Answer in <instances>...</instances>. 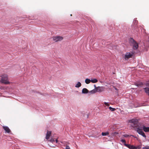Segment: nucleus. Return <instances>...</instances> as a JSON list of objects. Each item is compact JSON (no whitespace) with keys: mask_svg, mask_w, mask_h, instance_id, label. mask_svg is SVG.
<instances>
[{"mask_svg":"<svg viewBox=\"0 0 149 149\" xmlns=\"http://www.w3.org/2000/svg\"><path fill=\"white\" fill-rule=\"evenodd\" d=\"M1 77V78L0 81L1 83L6 84H9V82L8 81V76L7 74H4L2 75Z\"/></svg>","mask_w":149,"mask_h":149,"instance_id":"1","label":"nucleus"},{"mask_svg":"<svg viewBox=\"0 0 149 149\" xmlns=\"http://www.w3.org/2000/svg\"><path fill=\"white\" fill-rule=\"evenodd\" d=\"M130 41L132 43L133 46V49L136 50L138 47V45L137 43L132 38H131Z\"/></svg>","mask_w":149,"mask_h":149,"instance_id":"2","label":"nucleus"},{"mask_svg":"<svg viewBox=\"0 0 149 149\" xmlns=\"http://www.w3.org/2000/svg\"><path fill=\"white\" fill-rule=\"evenodd\" d=\"M135 52H127L124 56V58L125 60H128L129 58H132L134 56Z\"/></svg>","mask_w":149,"mask_h":149,"instance_id":"3","label":"nucleus"},{"mask_svg":"<svg viewBox=\"0 0 149 149\" xmlns=\"http://www.w3.org/2000/svg\"><path fill=\"white\" fill-rule=\"evenodd\" d=\"M125 146L130 149H139L140 148L139 146L136 147L133 145L127 144H125Z\"/></svg>","mask_w":149,"mask_h":149,"instance_id":"4","label":"nucleus"},{"mask_svg":"<svg viewBox=\"0 0 149 149\" xmlns=\"http://www.w3.org/2000/svg\"><path fill=\"white\" fill-rule=\"evenodd\" d=\"M137 132L139 134L141 135L143 137L145 138L146 137V136L145 133L142 131V129H140L139 127H138L137 130Z\"/></svg>","mask_w":149,"mask_h":149,"instance_id":"5","label":"nucleus"},{"mask_svg":"<svg viewBox=\"0 0 149 149\" xmlns=\"http://www.w3.org/2000/svg\"><path fill=\"white\" fill-rule=\"evenodd\" d=\"M129 122L130 123H132L134 124V125L133 126L134 127H136V126L137 125V124L138 123V121L136 119H132L129 120Z\"/></svg>","mask_w":149,"mask_h":149,"instance_id":"6","label":"nucleus"},{"mask_svg":"<svg viewBox=\"0 0 149 149\" xmlns=\"http://www.w3.org/2000/svg\"><path fill=\"white\" fill-rule=\"evenodd\" d=\"M95 88L97 92H101L104 90V88L102 86H98Z\"/></svg>","mask_w":149,"mask_h":149,"instance_id":"7","label":"nucleus"},{"mask_svg":"<svg viewBox=\"0 0 149 149\" xmlns=\"http://www.w3.org/2000/svg\"><path fill=\"white\" fill-rule=\"evenodd\" d=\"M147 87L144 88L145 92L148 95H149V83L146 84Z\"/></svg>","mask_w":149,"mask_h":149,"instance_id":"8","label":"nucleus"},{"mask_svg":"<svg viewBox=\"0 0 149 149\" xmlns=\"http://www.w3.org/2000/svg\"><path fill=\"white\" fill-rule=\"evenodd\" d=\"M3 128L5 130L6 132L8 133H10V132L11 131L8 127L6 126H3Z\"/></svg>","mask_w":149,"mask_h":149,"instance_id":"9","label":"nucleus"},{"mask_svg":"<svg viewBox=\"0 0 149 149\" xmlns=\"http://www.w3.org/2000/svg\"><path fill=\"white\" fill-rule=\"evenodd\" d=\"M51 131H47V133L46 135V139L48 140V139L51 135Z\"/></svg>","mask_w":149,"mask_h":149,"instance_id":"10","label":"nucleus"},{"mask_svg":"<svg viewBox=\"0 0 149 149\" xmlns=\"http://www.w3.org/2000/svg\"><path fill=\"white\" fill-rule=\"evenodd\" d=\"M143 128V131L145 132H149V127H146L144 125L141 127Z\"/></svg>","mask_w":149,"mask_h":149,"instance_id":"11","label":"nucleus"},{"mask_svg":"<svg viewBox=\"0 0 149 149\" xmlns=\"http://www.w3.org/2000/svg\"><path fill=\"white\" fill-rule=\"evenodd\" d=\"M63 39V37L60 36H56V42L62 40Z\"/></svg>","mask_w":149,"mask_h":149,"instance_id":"12","label":"nucleus"},{"mask_svg":"<svg viewBox=\"0 0 149 149\" xmlns=\"http://www.w3.org/2000/svg\"><path fill=\"white\" fill-rule=\"evenodd\" d=\"M88 92V91L86 88H84L82 90V93H87Z\"/></svg>","mask_w":149,"mask_h":149,"instance_id":"13","label":"nucleus"},{"mask_svg":"<svg viewBox=\"0 0 149 149\" xmlns=\"http://www.w3.org/2000/svg\"><path fill=\"white\" fill-rule=\"evenodd\" d=\"M81 86V84L80 82H78L76 84L75 87L77 88H79Z\"/></svg>","mask_w":149,"mask_h":149,"instance_id":"14","label":"nucleus"},{"mask_svg":"<svg viewBox=\"0 0 149 149\" xmlns=\"http://www.w3.org/2000/svg\"><path fill=\"white\" fill-rule=\"evenodd\" d=\"M91 82V80L88 79H86L85 80V82L86 84H89Z\"/></svg>","mask_w":149,"mask_h":149,"instance_id":"15","label":"nucleus"},{"mask_svg":"<svg viewBox=\"0 0 149 149\" xmlns=\"http://www.w3.org/2000/svg\"><path fill=\"white\" fill-rule=\"evenodd\" d=\"M96 92H97V91H96V88H95V89L92 90V91H91L90 92V93H92V94L95 93H96Z\"/></svg>","mask_w":149,"mask_h":149,"instance_id":"16","label":"nucleus"},{"mask_svg":"<svg viewBox=\"0 0 149 149\" xmlns=\"http://www.w3.org/2000/svg\"><path fill=\"white\" fill-rule=\"evenodd\" d=\"M97 80L96 79H94L91 80V82L93 83H95L97 82Z\"/></svg>","mask_w":149,"mask_h":149,"instance_id":"17","label":"nucleus"},{"mask_svg":"<svg viewBox=\"0 0 149 149\" xmlns=\"http://www.w3.org/2000/svg\"><path fill=\"white\" fill-rule=\"evenodd\" d=\"M109 134V133L108 132H102V135L103 136H106L107 135H108Z\"/></svg>","mask_w":149,"mask_h":149,"instance_id":"18","label":"nucleus"},{"mask_svg":"<svg viewBox=\"0 0 149 149\" xmlns=\"http://www.w3.org/2000/svg\"><path fill=\"white\" fill-rule=\"evenodd\" d=\"M109 109L112 111H114L116 110V109L115 108H113L111 107H109Z\"/></svg>","mask_w":149,"mask_h":149,"instance_id":"19","label":"nucleus"},{"mask_svg":"<svg viewBox=\"0 0 149 149\" xmlns=\"http://www.w3.org/2000/svg\"><path fill=\"white\" fill-rule=\"evenodd\" d=\"M49 141L52 143H53L55 142L54 139L52 138H51V139L49 140Z\"/></svg>","mask_w":149,"mask_h":149,"instance_id":"20","label":"nucleus"},{"mask_svg":"<svg viewBox=\"0 0 149 149\" xmlns=\"http://www.w3.org/2000/svg\"><path fill=\"white\" fill-rule=\"evenodd\" d=\"M142 149H149V146H146L142 148Z\"/></svg>","mask_w":149,"mask_h":149,"instance_id":"21","label":"nucleus"},{"mask_svg":"<svg viewBox=\"0 0 149 149\" xmlns=\"http://www.w3.org/2000/svg\"><path fill=\"white\" fill-rule=\"evenodd\" d=\"M121 141L123 143H124V145H125V144H126L125 143H126V141L124 139H122L121 140Z\"/></svg>","mask_w":149,"mask_h":149,"instance_id":"22","label":"nucleus"},{"mask_svg":"<svg viewBox=\"0 0 149 149\" xmlns=\"http://www.w3.org/2000/svg\"><path fill=\"white\" fill-rule=\"evenodd\" d=\"M104 104L107 106L108 107L109 106V104L107 102H104Z\"/></svg>","mask_w":149,"mask_h":149,"instance_id":"23","label":"nucleus"},{"mask_svg":"<svg viewBox=\"0 0 149 149\" xmlns=\"http://www.w3.org/2000/svg\"><path fill=\"white\" fill-rule=\"evenodd\" d=\"M142 84V83H140L139 84H136V85L138 87H139V86L141 85Z\"/></svg>","mask_w":149,"mask_h":149,"instance_id":"24","label":"nucleus"},{"mask_svg":"<svg viewBox=\"0 0 149 149\" xmlns=\"http://www.w3.org/2000/svg\"><path fill=\"white\" fill-rule=\"evenodd\" d=\"M65 149H70V148L69 146H66Z\"/></svg>","mask_w":149,"mask_h":149,"instance_id":"25","label":"nucleus"},{"mask_svg":"<svg viewBox=\"0 0 149 149\" xmlns=\"http://www.w3.org/2000/svg\"><path fill=\"white\" fill-rule=\"evenodd\" d=\"M124 136L125 137H127L129 136V135L127 134H125L124 135Z\"/></svg>","mask_w":149,"mask_h":149,"instance_id":"26","label":"nucleus"},{"mask_svg":"<svg viewBox=\"0 0 149 149\" xmlns=\"http://www.w3.org/2000/svg\"><path fill=\"white\" fill-rule=\"evenodd\" d=\"M0 89H3V87H1L0 88Z\"/></svg>","mask_w":149,"mask_h":149,"instance_id":"27","label":"nucleus"},{"mask_svg":"<svg viewBox=\"0 0 149 149\" xmlns=\"http://www.w3.org/2000/svg\"><path fill=\"white\" fill-rule=\"evenodd\" d=\"M2 95V94L0 92V96H1Z\"/></svg>","mask_w":149,"mask_h":149,"instance_id":"28","label":"nucleus"},{"mask_svg":"<svg viewBox=\"0 0 149 149\" xmlns=\"http://www.w3.org/2000/svg\"><path fill=\"white\" fill-rule=\"evenodd\" d=\"M94 86L95 87V88H97V87H96V85H94Z\"/></svg>","mask_w":149,"mask_h":149,"instance_id":"29","label":"nucleus"},{"mask_svg":"<svg viewBox=\"0 0 149 149\" xmlns=\"http://www.w3.org/2000/svg\"><path fill=\"white\" fill-rule=\"evenodd\" d=\"M56 143H57L58 142V140H57V139H56Z\"/></svg>","mask_w":149,"mask_h":149,"instance_id":"30","label":"nucleus"},{"mask_svg":"<svg viewBox=\"0 0 149 149\" xmlns=\"http://www.w3.org/2000/svg\"><path fill=\"white\" fill-rule=\"evenodd\" d=\"M88 116H87V118H88Z\"/></svg>","mask_w":149,"mask_h":149,"instance_id":"31","label":"nucleus"},{"mask_svg":"<svg viewBox=\"0 0 149 149\" xmlns=\"http://www.w3.org/2000/svg\"><path fill=\"white\" fill-rule=\"evenodd\" d=\"M70 16H72V14H71V15H70Z\"/></svg>","mask_w":149,"mask_h":149,"instance_id":"32","label":"nucleus"},{"mask_svg":"<svg viewBox=\"0 0 149 149\" xmlns=\"http://www.w3.org/2000/svg\"><path fill=\"white\" fill-rule=\"evenodd\" d=\"M148 141H149V140Z\"/></svg>","mask_w":149,"mask_h":149,"instance_id":"33","label":"nucleus"}]
</instances>
